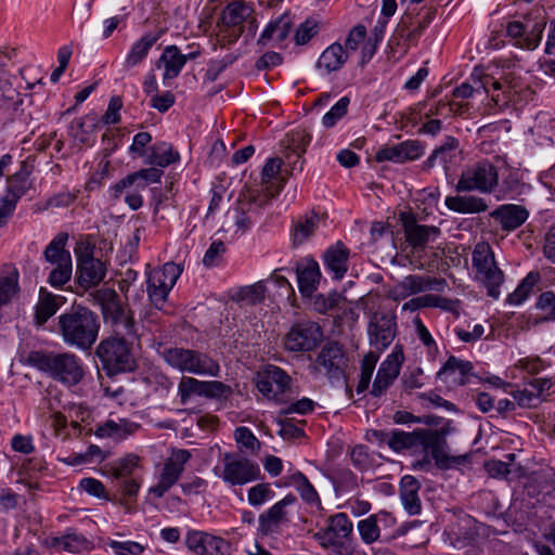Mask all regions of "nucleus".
<instances>
[{"label": "nucleus", "mask_w": 555, "mask_h": 555, "mask_svg": "<svg viewBox=\"0 0 555 555\" xmlns=\"http://www.w3.org/2000/svg\"><path fill=\"white\" fill-rule=\"evenodd\" d=\"M59 328L66 345L89 350L98 339L100 321L90 309L74 306L59 317Z\"/></svg>", "instance_id": "f257e3e1"}, {"label": "nucleus", "mask_w": 555, "mask_h": 555, "mask_svg": "<svg viewBox=\"0 0 555 555\" xmlns=\"http://www.w3.org/2000/svg\"><path fill=\"white\" fill-rule=\"evenodd\" d=\"M27 362L37 370L49 375L53 380L72 387L85 377L82 360L73 352L31 351Z\"/></svg>", "instance_id": "f03ea898"}, {"label": "nucleus", "mask_w": 555, "mask_h": 555, "mask_svg": "<svg viewBox=\"0 0 555 555\" xmlns=\"http://www.w3.org/2000/svg\"><path fill=\"white\" fill-rule=\"evenodd\" d=\"M94 300L101 307L104 322L109 324L116 335L131 340L139 339L138 325L133 313L121 304L119 295L113 288H100Z\"/></svg>", "instance_id": "7ed1b4c3"}, {"label": "nucleus", "mask_w": 555, "mask_h": 555, "mask_svg": "<svg viewBox=\"0 0 555 555\" xmlns=\"http://www.w3.org/2000/svg\"><path fill=\"white\" fill-rule=\"evenodd\" d=\"M499 184L496 167L483 159L467 166L460 175L455 190L459 193L479 192L490 194Z\"/></svg>", "instance_id": "20e7f679"}, {"label": "nucleus", "mask_w": 555, "mask_h": 555, "mask_svg": "<svg viewBox=\"0 0 555 555\" xmlns=\"http://www.w3.org/2000/svg\"><path fill=\"white\" fill-rule=\"evenodd\" d=\"M165 361L180 372L195 375L218 376L220 367L209 356L183 348H170L164 351Z\"/></svg>", "instance_id": "39448f33"}, {"label": "nucleus", "mask_w": 555, "mask_h": 555, "mask_svg": "<svg viewBox=\"0 0 555 555\" xmlns=\"http://www.w3.org/2000/svg\"><path fill=\"white\" fill-rule=\"evenodd\" d=\"M146 266V292L152 305L162 309L168 298V295L177 280L182 273L180 266L173 262H167L162 268H155L150 271Z\"/></svg>", "instance_id": "423d86ee"}, {"label": "nucleus", "mask_w": 555, "mask_h": 555, "mask_svg": "<svg viewBox=\"0 0 555 555\" xmlns=\"http://www.w3.org/2000/svg\"><path fill=\"white\" fill-rule=\"evenodd\" d=\"M473 266L477 278L483 283L488 295L494 299L500 296V286L504 281L502 270L496 266L494 255L486 243L477 244L473 251Z\"/></svg>", "instance_id": "0eeeda50"}, {"label": "nucleus", "mask_w": 555, "mask_h": 555, "mask_svg": "<svg viewBox=\"0 0 555 555\" xmlns=\"http://www.w3.org/2000/svg\"><path fill=\"white\" fill-rule=\"evenodd\" d=\"M480 83L486 93L493 91L491 100L494 105L500 107L507 105L509 102L517 103L521 93L529 91L520 77L514 72L504 74L500 79L485 76Z\"/></svg>", "instance_id": "6e6552de"}, {"label": "nucleus", "mask_w": 555, "mask_h": 555, "mask_svg": "<svg viewBox=\"0 0 555 555\" xmlns=\"http://www.w3.org/2000/svg\"><path fill=\"white\" fill-rule=\"evenodd\" d=\"M323 330L319 323L304 320L294 323L283 338L285 350L304 353L314 350L323 340Z\"/></svg>", "instance_id": "1a4fd4ad"}, {"label": "nucleus", "mask_w": 555, "mask_h": 555, "mask_svg": "<svg viewBox=\"0 0 555 555\" xmlns=\"http://www.w3.org/2000/svg\"><path fill=\"white\" fill-rule=\"evenodd\" d=\"M96 356L109 373H118L133 367V358L124 337H109L96 348Z\"/></svg>", "instance_id": "9d476101"}, {"label": "nucleus", "mask_w": 555, "mask_h": 555, "mask_svg": "<svg viewBox=\"0 0 555 555\" xmlns=\"http://www.w3.org/2000/svg\"><path fill=\"white\" fill-rule=\"evenodd\" d=\"M192 454L185 449H173L160 469L158 481L149 489V493L154 498L160 499L165 493L177 483L185 464L190 461Z\"/></svg>", "instance_id": "9b49d317"}, {"label": "nucleus", "mask_w": 555, "mask_h": 555, "mask_svg": "<svg viewBox=\"0 0 555 555\" xmlns=\"http://www.w3.org/2000/svg\"><path fill=\"white\" fill-rule=\"evenodd\" d=\"M429 452L440 468H450L466 462V455L450 456L444 430L422 429L420 444Z\"/></svg>", "instance_id": "f8f14e48"}, {"label": "nucleus", "mask_w": 555, "mask_h": 555, "mask_svg": "<svg viewBox=\"0 0 555 555\" xmlns=\"http://www.w3.org/2000/svg\"><path fill=\"white\" fill-rule=\"evenodd\" d=\"M77 259V272L79 283L83 286L99 284L105 276L104 263L93 257V248L83 242L76 245L74 249Z\"/></svg>", "instance_id": "ddd939ff"}, {"label": "nucleus", "mask_w": 555, "mask_h": 555, "mask_svg": "<svg viewBox=\"0 0 555 555\" xmlns=\"http://www.w3.org/2000/svg\"><path fill=\"white\" fill-rule=\"evenodd\" d=\"M256 386L266 397L274 400H283V395L291 388V376L275 365L263 366L256 376Z\"/></svg>", "instance_id": "4468645a"}, {"label": "nucleus", "mask_w": 555, "mask_h": 555, "mask_svg": "<svg viewBox=\"0 0 555 555\" xmlns=\"http://www.w3.org/2000/svg\"><path fill=\"white\" fill-rule=\"evenodd\" d=\"M370 345L376 350L386 349L397 334L396 315L389 312H375L367 325Z\"/></svg>", "instance_id": "2eb2a0df"}, {"label": "nucleus", "mask_w": 555, "mask_h": 555, "mask_svg": "<svg viewBox=\"0 0 555 555\" xmlns=\"http://www.w3.org/2000/svg\"><path fill=\"white\" fill-rule=\"evenodd\" d=\"M347 358L338 343H328L320 351L315 360V369L330 379H341L347 369Z\"/></svg>", "instance_id": "dca6fc26"}, {"label": "nucleus", "mask_w": 555, "mask_h": 555, "mask_svg": "<svg viewBox=\"0 0 555 555\" xmlns=\"http://www.w3.org/2000/svg\"><path fill=\"white\" fill-rule=\"evenodd\" d=\"M401 221L404 236L412 248V253L423 251L430 242H435L441 231L435 225H425L416 223L412 215L402 214Z\"/></svg>", "instance_id": "f3484780"}, {"label": "nucleus", "mask_w": 555, "mask_h": 555, "mask_svg": "<svg viewBox=\"0 0 555 555\" xmlns=\"http://www.w3.org/2000/svg\"><path fill=\"white\" fill-rule=\"evenodd\" d=\"M404 361L403 349L396 345L391 353L380 364L376 378L373 383L371 393L374 397H380L393 383L400 373V367Z\"/></svg>", "instance_id": "a211bd4d"}, {"label": "nucleus", "mask_w": 555, "mask_h": 555, "mask_svg": "<svg viewBox=\"0 0 555 555\" xmlns=\"http://www.w3.org/2000/svg\"><path fill=\"white\" fill-rule=\"evenodd\" d=\"M243 33V2H229L223 10L220 24V41L225 44L236 42Z\"/></svg>", "instance_id": "6ab92c4d"}, {"label": "nucleus", "mask_w": 555, "mask_h": 555, "mask_svg": "<svg viewBox=\"0 0 555 555\" xmlns=\"http://www.w3.org/2000/svg\"><path fill=\"white\" fill-rule=\"evenodd\" d=\"M442 283V280L435 278L411 274L403 278L390 289L389 297L396 301L403 300L411 295L436 289Z\"/></svg>", "instance_id": "aec40b11"}, {"label": "nucleus", "mask_w": 555, "mask_h": 555, "mask_svg": "<svg viewBox=\"0 0 555 555\" xmlns=\"http://www.w3.org/2000/svg\"><path fill=\"white\" fill-rule=\"evenodd\" d=\"M353 525L345 513L331 516L327 526L314 533L320 545L333 544L334 541L351 539Z\"/></svg>", "instance_id": "412c9836"}, {"label": "nucleus", "mask_w": 555, "mask_h": 555, "mask_svg": "<svg viewBox=\"0 0 555 555\" xmlns=\"http://www.w3.org/2000/svg\"><path fill=\"white\" fill-rule=\"evenodd\" d=\"M423 153L424 147L418 141L408 140L396 145L379 149L375 155V159L378 163L392 162L402 164L420 158Z\"/></svg>", "instance_id": "4be33fe9"}, {"label": "nucleus", "mask_w": 555, "mask_h": 555, "mask_svg": "<svg viewBox=\"0 0 555 555\" xmlns=\"http://www.w3.org/2000/svg\"><path fill=\"white\" fill-rule=\"evenodd\" d=\"M297 498L294 494H287L282 500L273 504L269 509L259 516V525L263 532H272L283 525L289 522V513L287 507L294 505Z\"/></svg>", "instance_id": "5701e85b"}, {"label": "nucleus", "mask_w": 555, "mask_h": 555, "mask_svg": "<svg viewBox=\"0 0 555 555\" xmlns=\"http://www.w3.org/2000/svg\"><path fill=\"white\" fill-rule=\"evenodd\" d=\"M298 288L304 297H310L317 291L321 271L319 263L312 258H305L296 266Z\"/></svg>", "instance_id": "b1692460"}, {"label": "nucleus", "mask_w": 555, "mask_h": 555, "mask_svg": "<svg viewBox=\"0 0 555 555\" xmlns=\"http://www.w3.org/2000/svg\"><path fill=\"white\" fill-rule=\"evenodd\" d=\"M457 154L459 140L454 137H447L443 143L424 162V168L430 169L440 165L448 175L457 158Z\"/></svg>", "instance_id": "393cba45"}, {"label": "nucleus", "mask_w": 555, "mask_h": 555, "mask_svg": "<svg viewBox=\"0 0 555 555\" xmlns=\"http://www.w3.org/2000/svg\"><path fill=\"white\" fill-rule=\"evenodd\" d=\"M349 256V248L341 242H337L325 250L323 262L335 280H341L348 271Z\"/></svg>", "instance_id": "a878e982"}, {"label": "nucleus", "mask_w": 555, "mask_h": 555, "mask_svg": "<svg viewBox=\"0 0 555 555\" xmlns=\"http://www.w3.org/2000/svg\"><path fill=\"white\" fill-rule=\"evenodd\" d=\"M179 160L180 154L178 151L170 143L159 141L147 147L143 162L146 165L164 169Z\"/></svg>", "instance_id": "bb28decb"}, {"label": "nucleus", "mask_w": 555, "mask_h": 555, "mask_svg": "<svg viewBox=\"0 0 555 555\" xmlns=\"http://www.w3.org/2000/svg\"><path fill=\"white\" fill-rule=\"evenodd\" d=\"M214 470L230 486L243 483V457L237 453H224L221 465H217Z\"/></svg>", "instance_id": "cd10ccee"}, {"label": "nucleus", "mask_w": 555, "mask_h": 555, "mask_svg": "<svg viewBox=\"0 0 555 555\" xmlns=\"http://www.w3.org/2000/svg\"><path fill=\"white\" fill-rule=\"evenodd\" d=\"M420 489L421 483L415 477L405 475L401 478L400 499L409 515H418L422 511V502L418 495Z\"/></svg>", "instance_id": "c85d7f7f"}, {"label": "nucleus", "mask_w": 555, "mask_h": 555, "mask_svg": "<svg viewBox=\"0 0 555 555\" xmlns=\"http://www.w3.org/2000/svg\"><path fill=\"white\" fill-rule=\"evenodd\" d=\"M444 205L448 209L462 215L485 212L489 207L485 198L475 195L447 196Z\"/></svg>", "instance_id": "c756f323"}, {"label": "nucleus", "mask_w": 555, "mask_h": 555, "mask_svg": "<svg viewBox=\"0 0 555 555\" xmlns=\"http://www.w3.org/2000/svg\"><path fill=\"white\" fill-rule=\"evenodd\" d=\"M491 216L499 220L505 231H513L519 228L528 219V211L519 205H502L496 208Z\"/></svg>", "instance_id": "7c9ffc66"}, {"label": "nucleus", "mask_w": 555, "mask_h": 555, "mask_svg": "<svg viewBox=\"0 0 555 555\" xmlns=\"http://www.w3.org/2000/svg\"><path fill=\"white\" fill-rule=\"evenodd\" d=\"M348 60V53L339 42L328 46L320 55L317 68L324 74L338 72Z\"/></svg>", "instance_id": "2f4dec72"}, {"label": "nucleus", "mask_w": 555, "mask_h": 555, "mask_svg": "<svg viewBox=\"0 0 555 555\" xmlns=\"http://www.w3.org/2000/svg\"><path fill=\"white\" fill-rule=\"evenodd\" d=\"M292 26L293 21L291 16L288 14L281 15L279 18L267 25L258 39V43L266 46L269 42L276 44L283 42L288 37Z\"/></svg>", "instance_id": "473e14b6"}, {"label": "nucleus", "mask_w": 555, "mask_h": 555, "mask_svg": "<svg viewBox=\"0 0 555 555\" xmlns=\"http://www.w3.org/2000/svg\"><path fill=\"white\" fill-rule=\"evenodd\" d=\"M139 428V424L126 418L107 420L96 428L95 434L101 438L124 439L134 434Z\"/></svg>", "instance_id": "72a5a7b5"}, {"label": "nucleus", "mask_w": 555, "mask_h": 555, "mask_svg": "<svg viewBox=\"0 0 555 555\" xmlns=\"http://www.w3.org/2000/svg\"><path fill=\"white\" fill-rule=\"evenodd\" d=\"M422 429H416L412 433H405L401 430H392L390 433L374 431L376 437L380 439L387 438L388 446L393 451H401L403 449L416 448L420 444Z\"/></svg>", "instance_id": "f704fd0d"}, {"label": "nucleus", "mask_w": 555, "mask_h": 555, "mask_svg": "<svg viewBox=\"0 0 555 555\" xmlns=\"http://www.w3.org/2000/svg\"><path fill=\"white\" fill-rule=\"evenodd\" d=\"M320 222L321 216L314 211L300 217L292 229L293 246H299L309 240L318 230Z\"/></svg>", "instance_id": "c9c22d12"}, {"label": "nucleus", "mask_w": 555, "mask_h": 555, "mask_svg": "<svg viewBox=\"0 0 555 555\" xmlns=\"http://www.w3.org/2000/svg\"><path fill=\"white\" fill-rule=\"evenodd\" d=\"M186 62V56L183 55L176 46L167 47L158 60V65L164 66L163 79L169 80L176 78Z\"/></svg>", "instance_id": "e433bc0d"}, {"label": "nucleus", "mask_w": 555, "mask_h": 555, "mask_svg": "<svg viewBox=\"0 0 555 555\" xmlns=\"http://www.w3.org/2000/svg\"><path fill=\"white\" fill-rule=\"evenodd\" d=\"M388 519L393 520L385 512L373 514L364 519H361L357 525V529L359 531L361 540L365 544H372L376 542L380 537V528L378 526V522L386 521Z\"/></svg>", "instance_id": "4c0bfd02"}, {"label": "nucleus", "mask_w": 555, "mask_h": 555, "mask_svg": "<svg viewBox=\"0 0 555 555\" xmlns=\"http://www.w3.org/2000/svg\"><path fill=\"white\" fill-rule=\"evenodd\" d=\"M158 37L153 34H146L132 46L126 55L124 66L129 69L139 65L149 54V51L156 43Z\"/></svg>", "instance_id": "58836bf2"}, {"label": "nucleus", "mask_w": 555, "mask_h": 555, "mask_svg": "<svg viewBox=\"0 0 555 555\" xmlns=\"http://www.w3.org/2000/svg\"><path fill=\"white\" fill-rule=\"evenodd\" d=\"M67 240L68 234H57L44 249L43 256L46 261L53 266L72 261L70 253L65 249Z\"/></svg>", "instance_id": "ea45409f"}, {"label": "nucleus", "mask_w": 555, "mask_h": 555, "mask_svg": "<svg viewBox=\"0 0 555 555\" xmlns=\"http://www.w3.org/2000/svg\"><path fill=\"white\" fill-rule=\"evenodd\" d=\"M57 296L43 287L39 292V300L36 305V320L38 324H44L59 309Z\"/></svg>", "instance_id": "a19ab883"}, {"label": "nucleus", "mask_w": 555, "mask_h": 555, "mask_svg": "<svg viewBox=\"0 0 555 555\" xmlns=\"http://www.w3.org/2000/svg\"><path fill=\"white\" fill-rule=\"evenodd\" d=\"M387 21L378 20L371 31V36L364 42L361 49V63L365 64L376 53L379 42L383 40Z\"/></svg>", "instance_id": "79ce46f5"}, {"label": "nucleus", "mask_w": 555, "mask_h": 555, "mask_svg": "<svg viewBox=\"0 0 555 555\" xmlns=\"http://www.w3.org/2000/svg\"><path fill=\"white\" fill-rule=\"evenodd\" d=\"M29 171L25 164H22L21 169L8 179L7 194L14 197L16 201L21 198L29 186L28 182Z\"/></svg>", "instance_id": "37998d69"}, {"label": "nucleus", "mask_w": 555, "mask_h": 555, "mask_svg": "<svg viewBox=\"0 0 555 555\" xmlns=\"http://www.w3.org/2000/svg\"><path fill=\"white\" fill-rule=\"evenodd\" d=\"M420 2H411L413 8L409 7L405 13L406 18H410L412 15H416L420 17L417 22V28H415L408 35V40L417 37L421 34V31L431 22L436 14V9L433 5H425L418 10L416 8V4Z\"/></svg>", "instance_id": "c03bdc74"}, {"label": "nucleus", "mask_w": 555, "mask_h": 555, "mask_svg": "<svg viewBox=\"0 0 555 555\" xmlns=\"http://www.w3.org/2000/svg\"><path fill=\"white\" fill-rule=\"evenodd\" d=\"M309 298L311 300V306L313 310L320 314H325L330 312L331 310L338 307L341 301L345 300V297L337 292H332L327 295H314L313 293L312 296H310Z\"/></svg>", "instance_id": "a18cd8bd"}, {"label": "nucleus", "mask_w": 555, "mask_h": 555, "mask_svg": "<svg viewBox=\"0 0 555 555\" xmlns=\"http://www.w3.org/2000/svg\"><path fill=\"white\" fill-rule=\"evenodd\" d=\"M539 281V273L530 272L516 287V289L508 295L507 301L511 305L522 304L532 292L533 286Z\"/></svg>", "instance_id": "49530a36"}, {"label": "nucleus", "mask_w": 555, "mask_h": 555, "mask_svg": "<svg viewBox=\"0 0 555 555\" xmlns=\"http://www.w3.org/2000/svg\"><path fill=\"white\" fill-rule=\"evenodd\" d=\"M163 175V169L151 166L130 173V179L138 189H145L149 184L160 182Z\"/></svg>", "instance_id": "de8ad7c7"}, {"label": "nucleus", "mask_w": 555, "mask_h": 555, "mask_svg": "<svg viewBox=\"0 0 555 555\" xmlns=\"http://www.w3.org/2000/svg\"><path fill=\"white\" fill-rule=\"evenodd\" d=\"M59 545L70 553H80L92 547V543L83 534L77 532H69L63 535L59 541Z\"/></svg>", "instance_id": "09e8293b"}, {"label": "nucleus", "mask_w": 555, "mask_h": 555, "mask_svg": "<svg viewBox=\"0 0 555 555\" xmlns=\"http://www.w3.org/2000/svg\"><path fill=\"white\" fill-rule=\"evenodd\" d=\"M274 495L275 492L268 482L257 483L247 491L248 503L254 507L262 506L266 502L272 500Z\"/></svg>", "instance_id": "8fccbe9b"}, {"label": "nucleus", "mask_w": 555, "mask_h": 555, "mask_svg": "<svg viewBox=\"0 0 555 555\" xmlns=\"http://www.w3.org/2000/svg\"><path fill=\"white\" fill-rule=\"evenodd\" d=\"M18 291V273L16 270L0 276V306L11 301Z\"/></svg>", "instance_id": "3c124183"}, {"label": "nucleus", "mask_w": 555, "mask_h": 555, "mask_svg": "<svg viewBox=\"0 0 555 555\" xmlns=\"http://www.w3.org/2000/svg\"><path fill=\"white\" fill-rule=\"evenodd\" d=\"M350 100L348 96H343L338 102L323 116L322 124L325 128H332L336 122L341 119L348 112Z\"/></svg>", "instance_id": "603ef678"}, {"label": "nucleus", "mask_w": 555, "mask_h": 555, "mask_svg": "<svg viewBox=\"0 0 555 555\" xmlns=\"http://www.w3.org/2000/svg\"><path fill=\"white\" fill-rule=\"evenodd\" d=\"M218 386L217 384H205L193 377H183L179 384V393L182 401L193 393L205 395V388Z\"/></svg>", "instance_id": "864d4df0"}, {"label": "nucleus", "mask_w": 555, "mask_h": 555, "mask_svg": "<svg viewBox=\"0 0 555 555\" xmlns=\"http://www.w3.org/2000/svg\"><path fill=\"white\" fill-rule=\"evenodd\" d=\"M72 272V261L54 264V268L49 274L48 282L53 287H61L70 280Z\"/></svg>", "instance_id": "5fc2aeb1"}, {"label": "nucleus", "mask_w": 555, "mask_h": 555, "mask_svg": "<svg viewBox=\"0 0 555 555\" xmlns=\"http://www.w3.org/2000/svg\"><path fill=\"white\" fill-rule=\"evenodd\" d=\"M377 362V356L373 352H370L364 357L361 364V375L360 380L357 387L358 392H362L367 389L375 365Z\"/></svg>", "instance_id": "6e6d98bb"}, {"label": "nucleus", "mask_w": 555, "mask_h": 555, "mask_svg": "<svg viewBox=\"0 0 555 555\" xmlns=\"http://www.w3.org/2000/svg\"><path fill=\"white\" fill-rule=\"evenodd\" d=\"M140 457L135 454H128L115 465L109 467V474L114 478H121L130 475L133 469L139 465Z\"/></svg>", "instance_id": "4d7b16f0"}, {"label": "nucleus", "mask_w": 555, "mask_h": 555, "mask_svg": "<svg viewBox=\"0 0 555 555\" xmlns=\"http://www.w3.org/2000/svg\"><path fill=\"white\" fill-rule=\"evenodd\" d=\"M230 544L219 538L208 534L204 543V550L201 551V555H230Z\"/></svg>", "instance_id": "13d9d810"}, {"label": "nucleus", "mask_w": 555, "mask_h": 555, "mask_svg": "<svg viewBox=\"0 0 555 555\" xmlns=\"http://www.w3.org/2000/svg\"><path fill=\"white\" fill-rule=\"evenodd\" d=\"M107 546H109L116 555H141L145 546L135 541H117L108 540Z\"/></svg>", "instance_id": "bf43d9fd"}, {"label": "nucleus", "mask_w": 555, "mask_h": 555, "mask_svg": "<svg viewBox=\"0 0 555 555\" xmlns=\"http://www.w3.org/2000/svg\"><path fill=\"white\" fill-rule=\"evenodd\" d=\"M267 286L262 281L245 287V307H258L266 300Z\"/></svg>", "instance_id": "052dcab7"}, {"label": "nucleus", "mask_w": 555, "mask_h": 555, "mask_svg": "<svg viewBox=\"0 0 555 555\" xmlns=\"http://www.w3.org/2000/svg\"><path fill=\"white\" fill-rule=\"evenodd\" d=\"M473 369V365L468 361L460 360L455 357H450L444 365L439 370L438 376L447 374L459 373L461 379L465 377Z\"/></svg>", "instance_id": "680f3d73"}, {"label": "nucleus", "mask_w": 555, "mask_h": 555, "mask_svg": "<svg viewBox=\"0 0 555 555\" xmlns=\"http://www.w3.org/2000/svg\"><path fill=\"white\" fill-rule=\"evenodd\" d=\"M538 310L544 313L542 320L555 321V293L552 291L543 292L535 304Z\"/></svg>", "instance_id": "e2e57ef3"}, {"label": "nucleus", "mask_w": 555, "mask_h": 555, "mask_svg": "<svg viewBox=\"0 0 555 555\" xmlns=\"http://www.w3.org/2000/svg\"><path fill=\"white\" fill-rule=\"evenodd\" d=\"M319 33V23L313 18H307L295 33V42L298 46L308 43Z\"/></svg>", "instance_id": "0e129e2a"}, {"label": "nucleus", "mask_w": 555, "mask_h": 555, "mask_svg": "<svg viewBox=\"0 0 555 555\" xmlns=\"http://www.w3.org/2000/svg\"><path fill=\"white\" fill-rule=\"evenodd\" d=\"M366 27L362 24H358L350 29L345 40V51L347 53L354 52L359 49L360 44L363 43L366 39Z\"/></svg>", "instance_id": "69168bd1"}, {"label": "nucleus", "mask_w": 555, "mask_h": 555, "mask_svg": "<svg viewBox=\"0 0 555 555\" xmlns=\"http://www.w3.org/2000/svg\"><path fill=\"white\" fill-rule=\"evenodd\" d=\"M224 253V243L220 240L214 241L203 257V264L207 268L218 266Z\"/></svg>", "instance_id": "338daca9"}, {"label": "nucleus", "mask_w": 555, "mask_h": 555, "mask_svg": "<svg viewBox=\"0 0 555 555\" xmlns=\"http://www.w3.org/2000/svg\"><path fill=\"white\" fill-rule=\"evenodd\" d=\"M278 191L274 193L270 190V185H262L261 190L249 188L245 191V202L248 204H255L258 206H262L267 203V201L273 197Z\"/></svg>", "instance_id": "774afa93"}]
</instances>
